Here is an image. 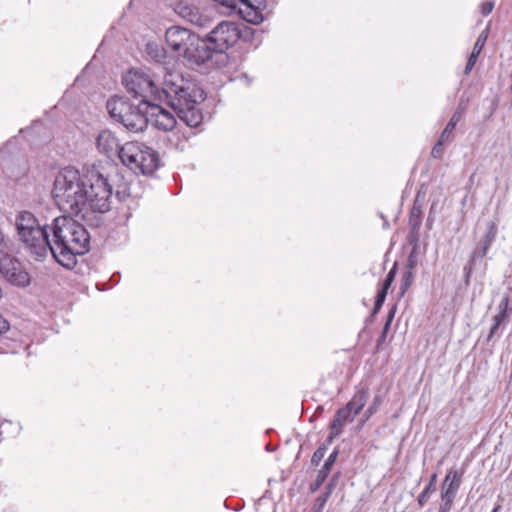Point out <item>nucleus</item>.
Masks as SVG:
<instances>
[{
    "mask_svg": "<svg viewBox=\"0 0 512 512\" xmlns=\"http://www.w3.org/2000/svg\"><path fill=\"white\" fill-rule=\"evenodd\" d=\"M123 84L128 92L143 98L146 104L151 100L167 103L189 127H197L202 122V114L197 109L202 91L179 72L165 71L161 77L152 78L143 71L130 70L123 77Z\"/></svg>",
    "mask_w": 512,
    "mask_h": 512,
    "instance_id": "f257e3e1",
    "label": "nucleus"
},
{
    "mask_svg": "<svg viewBox=\"0 0 512 512\" xmlns=\"http://www.w3.org/2000/svg\"><path fill=\"white\" fill-rule=\"evenodd\" d=\"M52 196L61 211L91 220L94 213L110 210L112 187L108 177L94 167L86 173L65 167L54 179Z\"/></svg>",
    "mask_w": 512,
    "mask_h": 512,
    "instance_id": "f03ea898",
    "label": "nucleus"
},
{
    "mask_svg": "<svg viewBox=\"0 0 512 512\" xmlns=\"http://www.w3.org/2000/svg\"><path fill=\"white\" fill-rule=\"evenodd\" d=\"M90 235L85 227L71 217H57L48 229V249L62 266L71 268L75 256L83 255L89 250Z\"/></svg>",
    "mask_w": 512,
    "mask_h": 512,
    "instance_id": "7ed1b4c3",
    "label": "nucleus"
},
{
    "mask_svg": "<svg viewBox=\"0 0 512 512\" xmlns=\"http://www.w3.org/2000/svg\"><path fill=\"white\" fill-rule=\"evenodd\" d=\"M15 225L20 240L30 253L37 258L46 257L49 226H41L35 216L28 211H22L16 216Z\"/></svg>",
    "mask_w": 512,
    "mask_h": 512,
    "instance_id": "20e7f679",
    "label": "nucleus"
},
{
    "mask_svg": "<svg viewBox=\"0 0 512 512\" xmlns=\"http://www.w3.org/2000/svg\"><path fill=\"white\" fill-rule=\"evenodd\" d=\"M121 162L135 173L152 174L159 166V157L151 147L139 142H126L119 150Z\"/></svg>",
    "mask_w": 512,
    "mask_h": 512,
    "instance_id": "39448f33",
    "label": "nucleus"
},
{
    "mask_svg": "<svg viewBox=\"0 0 512 512\" xmlns=\"http://www.w3.org/2000/svg\"><path fill=\"white\" fill-rule=\"evenodd\" d=\"M240 32L234 22L222 21L208 34V42L215 52L223 53L239 39Z\"/></svg>",
    "mask_w": 512,
    "mask_h": 512,
    "instance_id": "423d86ee",
    "label": "nucleus"
},
{
    "mask_svg": "<svg viewBox=\"0 0 512 512\" xmlns=\"http://www.w3.org/2000/svg\"><path fill=\"white\" fill-rule=\"evenodd\" d=\"M463 475L464 470L455 467L447 471L441 484V502L438 512H449L452 509L454 500L462 484Z\"/></svg>",
    "mask_w": 512,
    "mask_h": 512,
    "instance_id": "0eeeda50",
    "label": "nucleus"
},
{
    "mask_svg": "<svg viewBox=\"0 0 512 512\" xmlns=\"http://www.w3.org/2000/svg\"><path fill=\"white\" fill-rule=\"evenodd\" d=\"M165 40L178 56L184 57L193 41H197V35L184 27L172 26L166 30Z\"/></svg>",
    "mask_w": 512,
    "mask_h": 512,
    "instance_id": "6e6552de",
    "label": "nucleus"
},
{
    "mask_svg": "<svg viewBox=\"0 0 512 512\" xmlns=\"http://www.w3.org/2000/svg\"><path fill=\"white\" fill-rule=\"evenodd\" d=\"M174 11L185 21L199 28L207 27L211 22L209 15L203 13L196 5L187 0L177 2Z\"/></svg>",
    "mask_w": 512,
    "mask_h": 512,
    "instance_id": "1a4fd4ad",
    "label": "nucleus"
},
{
    "mask_svg": "<svg viewBox=\"0 0 512 512\" xmlns=\"http://www.w3.org/2000/svg\"><path fill=\"white\" fill-rule=\"evenodd\" d=\"M213 52V45L209 44L208 39L203 40L197 36V41L189 46L184 58L190 63L201 65L212 58Z\"/></svg>",
    "mask_w": 512,
    "mask_h": 512,
    "instance_id": "9d476101",
    "label": "nucleus"
},
{
    "mask_svg": "<svg viewBox=\"0 0 512 512\" xmlns=\"http://www.w3.org/2000/svg\"><path fill=\"white\" fill-rule=\"evenodd\" d=\"M96 145L98 150L109 158L114 155L119 156V142L114 134L109 130H104L99 133L96 139Z\"/></svg>",
    "mask_w": 512,
    "mask_h": 512,
    "instance_id": "9b49d317",
    "label": "nucleus"
},
{
    "mask_svg": "<svg viewBox=\"0 0 512 512\" xmlns=\"http://www.w3.org/2000/svg\"><path fill=\"white\" fill-rule=\"evenodd\" d=\"M120 123L128 130L138 132L146 126L147 118L139 106L132 104L131 110L125 114Z\"/></svg>",
    "mask_w": 512,
    "mask_h": 512,
    "instance_id": "f8f14e48",
    "label": "nucleus"
},
{
    "mask_svg": "<svg viewBox=\"0 0 512 512\" xmlns=\"http://www.w3.org/2000/svg\"><path fill=\"white\" fill-rule=\"evenodd\" d=\"M262 0H253L240 8L243 18L252 24H260L264 21Z\"/></svg>",
    "mask_w": 512,
    "mask_h": 512,
    "instance_id": "ddd939ff",
    "label": "nucleus"
},
{
    "mask_svg": "<svg viewBox=\"0 0 512 512\" xmlns=\"http://www.w3.org/2000/svg\"><path fill=\"white\" fill-rule=\"evenodd\" d=\"M131 106V103L118 97H113L107 101V110L110 116L119 123L125 117V114L131 110Z\"/></svg>",
    "mask_w": 512,
    "mask_h": 512,
    "instance_id": "4468645a",
    "label": "nucleus"
},
{
    "mask_svg": "<svg viewBox=\"0 0 512 512\" xmlns=\"http://www.w3.org/2000/svg\"><path fill=\"white\" fill-rule=\"evenodd\" d=\"M354 418L355 415L346 407L339 409L331 424V432L329 439L331 440L332 438L340 435L344 425L348 422H352Z\"/></svg>",
    "mask_w": 512,
    "mask_h": 512,
    "instance_id": "2eb2a0df",
    "label": "nucleus"
},
{
    "mask_svg": "<svg viewBox=\"0 0 512 512\" xmlns=\"http://www.w3.org/2000/svg\"><path fill=\"white\" fill-rule=\"evenodd\" d=\"M11 284L25 287L30 283L29 274L25 271L22 264L18 261V265H13L10 270H6L4 276Z\"/></svg>",
    "mask_w": 512,
    "mask_h": 512,
    "instance_id": "dca6fc26",
    "label": "nucleus"
},
{
    "mask_svg": "<svg viewBox=\"0 0 512 512\" xmlns=\"http://www.w3.org/2000/svg\"><path fill=\"white\" fill-rule=\"evenodd\" d=\"M488 34H489V27H486L478 36L476 43L474 44L472 53L468 59L466 67H465L466 75L469 74L472 71L473 67L475 66L477 58H478L479 54L481 53V51L487 41Z\"/></svg>",
    "mask_w": 512,
    "mask_h": 512,
    "instance_id": "f3484780",
    "label": "nucleus"
},
{
    "mask_svg": "<svg viewBox=\"0 0 512 512\" xmlns=\"http://www.w3.org/2000/svg\"><path fill=\"white\" fill-rule=\"evenodd\" d=\"M156 109L158 110L157 113H155V120L154 124L158 129H161L163 131H171L174 129L176 125V119L174 115H172L167 110L156 106Z\"/></svg>",
    "mask_w": 512,
    "mask_h": 512,
    "instance_id": "a211bd4d",
    "label": "nucleus"
},
{
    "mask_svg": "<svg viewBox=\"0 0 512 512\" xmlns=\"http://www.w3.org/2000/svg\"><path fill=\"white\" fill-rule=\"evenodd\" d=\"M497 235V223L495 221H489L487 223V231L483 237V239L480 241L481 250L479 252L480 257L486 256L488 249L494 242Z\"/></svg>",
    "mask_w": 512,
    "mask_h": 512,
    "instance_id": "6ab92c4d",
    "label": "nucleus"
},
{
    "mask_svg": "<svg viewBox=\"0 0 512 512\" xmlns=\"http://www.w3.org/2000/svg\"><path fill=\"white\" fill-rule=\"evenodd\" d=\"M367 399L368 391L364 389L360 390L354 395L352 400L345 407L356 416L365 406Z\"/></svg>",
    "mask_w": 512,
    "mask_h": 512,
    "instance_id": "aec40b11",
    "label": "nucleus"
},
{
    "mask_svg": "<svg viewBox=\"0 0 512 512\" xmlns=\"http://www.w3.org/2000/svg\"><path fill=\"white\" fill-rule=\"evenodd\" d=\"M338 456V451H333L327 460L325 461L323 467L318 471L316 482H315V489L318 488L327 478V475L330 471L331 466L334 464Z\"/></svg>",
    "mask_w": 512,
    "mask_h": 512,
    "instance_id": "412c9836",
    "label": "nucleus"
},
{
    "mask_svg": "<svg viewBox=\"0 0 512 512\" xmlns=\"http://www.w3.org/2000/svg\"><path fill=\"white\" fill-rule=\"evenodd\" d=\"M436 479H437V475L433 474L431 476L430 481L427 484V486L424 488V490L418 496L417 502L421 507H423L428 502L431 494L436 491Z\"/></svg>",
    "mask_w": 512,
    "mask_h": 512,
    "instance_id": "4be33fe9",
    "label": "nucleus"
},
{
    "mask_svg": "<svg viewBox=\"0 0 512 512\" xmlns=\"http://www.w3.org/2000/svg\"><path fill=\"white\" fill-rule=\"evenodd\" d=\"M461 118H462L461 112L456 111L453 114V116L447 123L445 129L443 130V132L440 136L442 138V140H445L447 142L451 141V134H452L453 130L455 129L456 125L458 124V122L461 120Z\"/></svg>",
    "mask_w": 512,
    "mask_h": 512,
    "instance_id": "5701e85b",
    "label": "nucleus"
},
{
    "mask_svg": "<svg viewBox=\"0 0 512 512\" xmlns=\"http://www.w3.org/2000/svg\"><path fill=\"white\" fill-rule=\"evenodd\" d=\"M13 265H18V260L0 250V273L5 276L6 270H10Z\"/></svg>",
    "mask_w": 512,
    "mask_h": 512,
    "instance_id": "b1692460",
    "label": "nucleus"
},
{
    "mask_svg": "<svg viewBox=\"0 0 512 512\" xmlns=\"http://www.w3.org/2000/svg\"><path fill=\"white\" fill-rule=\"evenodd\" d=\"M394 315H395V308H392L389 311V313H388L386 323H385V325L383 327V331H382L381 336L379 338V343H383L385 341L387 332L390 329V326H391V323L393 321Z\"/></svg>",
    "mask_w": 512,
    "mask_h": 512,
    "instance_id": "393cba45",
    "label": "nucleus"
},
{
    "mask_svg": "<svg viewBox=\"0 0 512 512\" xmlns=\"http://www.w3.org/2000/svg\"><path fill=\"white\" fill-rule=\"evenodd\" d=\"M326 451H327V448L326 446H320L313 454L312 458H311V463L312 465L314 466H318L319 463L322 461V459L324 458L325 454H326Z\"/></svg>",
    "mask_w": 512,
    "mask_h": 512,
    "instance_id": "a878e982",
    "label": "nucleus"
},
{
    "mask_svg": "<svg viewBox=\"0 0 512 512\" xmlns=\"http://www.w3.org/2000/svg\"><path fill=\"white\" fill-rule=\"evenodd\" d=\"M148 53L155 58L157 62H160L164 58L163 49L159 48L157 45H148Z\"/></svg>",
    "mask_w": 512,
    "mask_h": 512,
    "instance_id": "bb28decb",
    "label": "nucleus"
},
{
    "mask_svg": "<svg viewBox=\"0 0 512 512\" xmlns=\"http://www.w3.org/2000/svg\"><path fill=\"white\" fill-rule=\"evenodd\" d=\"M386 296H387V291L381 289L378 292L376 301H375V305H374V309H373L374 314H376L381 309V307L386 299Z\"/></svg>",
    "mask_w": 512,
    "mask_h": 512,
    "instance_id": "cd10ccee",
    "label": "nucleus"
},
{
    "mask_svg": "<svg viewBox=\"0 0 512 512\" xmlns=\"http://www.w3.org/2000/svg\"><path fill=\"white\" fill-rule=\"evenodd\" d=\"M395 276H396V269L394 267L387 274V276H386V278L384 280V283H383L382 290L388 291V289L390 288V286L394 282Z\"/></svg>",
    "mask_w": 512,
    "mask_h": 512,
    "instance_id": "c85d7f7f",
    "label": "nucleus"
},
{
    "mask_svg": "<svg viewBox=\"0 0 512 512\" xmlns=\"http://www.w3.org/2000/svg\"><path fill=\"white\" fill-rule=\"evenodd\" d=\"M447 141L445 140H442V138L440 137L439 140L437 141V143L434 145L433 149H432V156L435 157V158H440L442 153H443V149H442V146L444 143H446Z\"/></svg>",
    "mask_w": 512,
    "mask_h": 512,
    "instance_id": "c756f323",
    "label": "nucleus"
},
{
    "mask_svg": "<svg viewBox=\"0 0 512 512\" xmlns=\"http://www.w3.org/2000/svg\"><path fill=\"white\" fill-rule=\"evenodd\" d=\"M412 279H413L412 272L410 270L406 271L404 276H403V283H402V286H401L402 293H405L407 288L410 286V284L412 282Z\"/></svg>",
    "mask_w": 512,
    "mask_h": 512,
    "instance_id": "7c9ffc66",
    "label": "nucleus"
},
{
    "mask_svg": "<svg viewBox=\"0 0 512 512\" xmlns=\"http://www.w3.org/2000/svg\"><path fill=\"white\" fill-rule=\"evenodd\" d=\"M508 306H509V297L505 296L502 298V300L500 301V303L498 305V310H499L498 312L508 314Z\"/></svg>",
    "mask_w": 512,
    "mask_h": 512,
    "instance_id": "2f4dec72",
    "label": "nucleus"
},
{
    "mask_svg": "<svg viewBox=\"0 0 512 512\" xmlns=\"http://www.w3.org/2000/svg\"><path fill=\"white\" fill-rule=\"evenodd\" d=\"M494 8V2L488 1L481 5V12L484 16L490 14Z\"/></svg>",
    "mask_w": 512,
    "mask_h": 512,
    "instance_id": "473e14b6",
    "label": "nucleus"
},
{
    "mask_svg": "<svg viewBox=\"0 0 512 512\" xmlns=\"http://www.w3.org/2000/svg\"><path fill=\"white\" fill-rule=\"evenodd\" d=\"M10 329V323L0 314V335L6 333Z\"/></svg>",
    "mask_w": 512,
    "mask_h": 512,
    "instance_id": "72a5a7b5",
    "label": "nucleus"
},
{
    "mask_svg": "<svg viewBox=\"0 0 512 512\" xmlns=\"http://www.w3.org/2000/svg\"><path fill=\"white\" fill-rule=\"evenodd\" d=\"M507 317H508V314L498 312L493 317V322L496 323V326H500L507 319Z\"/></svg>",
    "mask_w": 512,
    "mask_h": 512,
    "instance_id": "f704fd0d",
    "label": "nucleus"
},
{
    "mask_svg": "<svg viewBox=\"0 0 512 512\" xmlns=\"http://www.w3.org/2000/svg\"><path fill=\"white\" fill-rule=\"evenodd\" d=\"M328 497H329V492H325L322 496H320V497L317 499V503L319 504V508H320V509L325 505V503H326V501H327Z\"/></svg>",
    "mask_w": 512,
    "mask_h": 512,
    "instance_id": "c9c22d12",
    "label": "nucleus"
},
{
    "mask_svg": "<svg viewBox=\"0 0 512 512\" xmlns=\"http://www.w3.org/2000/svg\"><path fill=\"white\" fill-rule=\"evenodd\" d=\"M498 328H499V326H496V323L493 322V325L488 334V340H491L493 338V336L496 334Z\"/></svg>",
    "mask_w": 512,
    "mask_h": 512,
    "instance_id": "e433bc0d",
    "label": "nucleus"
},
{
    "mask_svg": "<svg viewBox=\"0 0 512 512\" xmlns=\"http://www.w3.org/2000/svg\"><path fill=\"white\" fill-rule=\"evenodd\" d=\"M335 482H336V479L333 478L330 483L326 486V491L325 492H329V495L331 494L334 486H335Z\"/></svg>",
    "mask_w": 512,
    "mask_h": 512,
    "instance_id": "4c0bfd02",
    "label": "nucleus"
},
{
    "mask_svg": "<svg viewBox=\"0 0 512 512\" xmlns=\"http://www.w3.org/2000/svg\"><path fill=\"white\" fill-rule=\"evenodd\" d=\"M501 510V505L500 504H497L494 509L492 510V512H499Z\"/></svg>",
    "mask_w": 512,
    "mask_h": 512,
    "instance_id": "58836bf2",
    "label": "nucleus"
},
{
    "mask_svg": "<svg viewBox=\"0 0 512 512\" xmlns=\"http://www.w3.org/2000/svg\"><path fill=\"white\" fill-rule=\"evenodd\" d=\"M375 409H376V407H375V406L370 407V408L368 409L369 414H372V413L374 412V410H375Z\"/></svg>",
    "mask_w": 512,
    "mask_h": 512,
    "instance_id": "ea45409f",
    "label": "nucleus"
}]
</instances>
